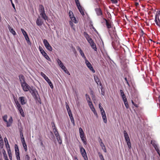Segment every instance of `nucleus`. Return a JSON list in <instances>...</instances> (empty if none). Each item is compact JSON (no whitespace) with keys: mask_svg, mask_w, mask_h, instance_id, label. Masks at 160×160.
<instances>
[{"mask_svg":"<svg viewBox=\"0 0 160 160\" xmlns=\"http://www.w3.org/2000/svg\"><path fill=\"white\" fill-rule=\"evenodd\" d=\"M7 151V152L8 155L12 154V153L11 151L10 148H6Z\"/></svg>","mask_w":160,"mask_h":160,"instance_id":"obj_56","label":"nucleus"},{"mask_svg":"<svg viewBox=\"0 0 160 160\" xmlns=\"http://www.w3.org/2000/svg\"><path fill=\"white\" fill-rule=\"evenodd\" d=\"M154 21L156 25L160 27V10L157 12Z\"/></svg>","mask_w":160,"mask_h":160,"instance_id":"obj_7","label":"nucleus"},{"mask_svg":"<svg viewBox=\"0 0 160 160\" xmlns=\"http://www.w3.org/2000/svg\"><path fill=\"white\" fill-rule=\"evenodd\" d=\"M19 130L20 133L22 132L23 128L22 126H20L19 128Z\"/></svg>","mask_w":160,"mask_h":160,"instance_id":"obj_62","label":"nucleus"},{"mask_svg":"<svg viewBox=\"0 0 160 160\" xmlns=\"http://www.w3.org/2000/svg\"><path fill=\"white\" fill-rule=\"evenodd\" d=\"M22 145L23 146L25 151L26 152L27 151V146L26 143H22Z\"/></svg>","mask_w":160,"mask_h":160,"instance_id":"obj_50","label":"nucleus"},{"mask_svg":"<svg viewBox=\"0 0 160 160\" xmlns=\"http://www.w3.org/2000/svg\"><path fill=\"white\" fill-rule=\"evenodd\" d=\"M68 14L69 15V16L70 18H71L73 17L74 16L73 12L71 10H70Z\"/></svg>","mask_w":160,"mask_h":160,"instance_id":"obj_52","label":"nucleus"},{"mask_svg":"<svg viewBox=\"0 0 160 160\" xmlns=\"http://www.w3.org/2000/svg\"><path fill=\"white\" fill-rule=\"evenodd\" d=\"M53 131L55 136H57L59 135V134L57 128H54L53 129Z\"/></svg>","mask_w":160,"mask_h":160,"instance_id":"obj_41","label":"nucleus"},{"mask_svg":"<svg viewBox=\"0 0 160 160\" xmlns=\"http://www.w3.org/2000/svg\"><path fill=\"white\" fill-rule=\"evenodd\" d=\"M101 95L103 96H104L105 94L104 88L103 87H101Z\"/></svg>","mask_w":160,"mask_h":160,"instance_id":"obj_49","label":"nucleus"},{"mask_svg":"<svg viewBox=\"0 0 160 160\" xmlns=\"http://www.w3.org/2000/svg\"><path fill=\"white\" fill-rule=\"evenodd\" d=\"M77 8L78 10L79 11V12H80L82 16L84 15L85 14L83 11V9L82 7L81 6V5L77 7Z\"/></svg>","mask_w":160,"mask_h":160,"instance_id":"obj_29","label":"nucleus"},{"mask_svg":"<svg viewBox=\"0 0 160 160\" xmlns=\"http://www.w3.org/2000/svg\"><path fill=\"white\" fill-rule=\"evenodd\" d=\"M7 118L8 116L6 114L4 115L2 117V119L3 121L7 123H8V120H7Z\"/></svg>","mask_w":160,"mask_h":160,"instance_id":"obj_43","label":"nucleus"},{"mask_svg":"<svg viewBox=\"0 0 160 160\" xmlns=\"http://www.w3.org/2000/svg\"><path fill=\"white\" fill-rule=\"evenodd\" d=\"M93 76L95 82L97 84H98V82L100 81V79L98 76H96L95 74L93 75Z\"/></svg>","mask_w":160,"mask_h":160,"instance_id":"obj_34","label":"nucleus"},{"mask_svg":"<svg viewBox=\"0 0 160 160\" xmlns=\"http://www.w3.org/2000/svg\"><path fill=\"white\" fill-rule=\"evenodd\" d=\"M50 137H49V138L51 139V140H53L55 138V136H54V135L53 132L50 131Z\"/></svg>","mask_w":160,"mask_h":160,"instance_id":"obj_40","label":"nucleus"},{"mask_svg":"<svg viewBox=\"0 0 160 160\" xmlns=\"http://www.w3.org/2000/svg\"><path fill=\"white\" fill-rule=\"evenodd\" d=\"M51 124L52 126V129L53 130V129L55 128H57L56 127L55 124V123L53 122H52L51 123Z\"/></svg>","mask_w":160,"mask_h":160,"instance_id":"obj_54","label":"nucleus"},{"mask_svg":"<svg viewBox=\"0 0 160 160\" xmlns=\"http://www.w3.org/2000/svg\"><path fill=\"white\" fill-rule=\"evenodd\" d=\"M70 19L71 20V21H73V22L75 23H77L78 22V21H77L76 18H75V17L74 16L73 17L71 18Z\"/></svg>","mask_w":160,"mask_h":160,"instance_id":"obj_46","label":"nucleus"},{"mask_svg":"<svg viewBox=\"0 0 160 160\" xmlns=\"http://www.w3.org/2000/svg\"><path fill=\"white\" fill-rule=\"evenodd\" d=\"M17 109L18 110L20 114H21V116L23 117H25V114L23 111V109H22L21 106L18 107L17 108Z\"/></svg>","mask_w":160,"mask_h":160,"instance_id":"obj_24","label":"nucleus"},{"mask_svg":"<svg viewBox=\"0 0 160 160\" xmlns=\"http://www.w3.org/2000/svg\"><path fill=\"white\" fill-rule=\"evenodd\" d=\"M18 78L21 85L27 82L25 81V77L23 75L20 74L18 76Z\"/></svg>","mask_w":160,"mask_h":160,"instance_id":"obj_14","label":"nucleus"},{"mask_svg":"<svg viewBox=\"0 0 160 160\" xmlns=\"http://www.w3.org/2000/svg\"><path fill=\"white\" fill-rule=\"evenodd\" d=\"M79 130L80 137L81 140L83 142L84 144L86 145L87 144V139L86 137L85 136L84 133L81 127H80L79 128Z\"/></svg>","mask_w":160,"mask_h":160,"instance_id":"obj_2","label":"nucleus"},{"mask_svg":"<svg viewBox=\"0 0 160 160\" xmlns=\"http://www.w3.org/2000/svg\"><path fill=\"white\" fill-rule=\"evenodd\" d=\"M14 149L17 159V160H21L20 156V152L18 147L17 144H15L14 146Z\"/></svg>","mask_w":160,"mask_h":160,"instance_id":"obj_10","label":"nucleus"},{"mask_svg":"<svg viewBox=\"0 0 160 160\" xmlns=\"http://www.w3.org/2000/svg\"><path fill=\"white\" fill-rule=\"evenodd\" d=\"M65 104L66 105V109L68 113L72 112L71 109L67 102H66Z\"/></svg>","mask_w":160,"mask_h":160,"instance_id":"obj_39","label":"nucleus"},{"mask_svg":"<svg viewBox=\"0 0 160 160\" xmlns=\"http://www.w3.org/2000/svg\"><path fill=\"white\" fill-rule=\"evenodd\" d=\"M118 49L119 53L118 54H117V55H118L119 56H120L121 54L123 53L124 52H125L124 49L123 48H122L121 46V47L119 48Z\"/></svg>","mask_w":160,"mask_h":160,"instance_id":"obj_27","label":"nucleus"},{"mask_svg":"<svg viewBox=\"0 0 160 160\" xmlns=\"http://www.w3.org/2000/svg\"><path fill=\"white\" fill-rule=\"evenodd\" d=\"M39 50L41 53H42L43 52L45 51L40 46H39Z\"/></svg>","mask_w":160,"mask_h":160,"instance_id":"obj_60","label":"nucleus"},{"mask_svg":"<svg viewBox=\"0 0 160 160\" xmlns=\"http://www.w3.org/2000/svg\"><path fill=\"white\" fill-rule=\"evenodd\" d=\"M21 86L23 91L25 92H29L32 88L27 82L22 85Z\"/></svg>","mask_w":160,"mask_h":160,"instance_id":"obj_9","label":"nucleus"},{"mask_svg":"<svg viewBox=\"0 0 160 160\" xmlns=\"http://www.w3.org/2000/svg\"><path fill=\"white\" fill-rule=\"evenodd\" d=\"M106 25L107 27V28H111V24L108 22H106Z\"/></svg>","mask_w":160,"mask_h":160,"instance_id":"obj_53","label":"nucleus"},{"mask_svg":"<svg viewBox=\"0 0 160 160\" xmlns=\"http://www.w3.org/2000/svg\"><path fill=\"white\" fill-rule=\"evenodd\" d=\"M40 15L42 18L44 20L46 21L48 19V17L46 15L45 12H41L40 13Z\"/></svg>","mask_w":160,"mask_h":160,"instance_id":"obj_22","label":"nucleus"},{"mask_svg":"<svg viewBox=\"0 0 160 160\" xmlns=\"http://www.w3.org/2000/svg\"><path fill=\"white\" fill-rule=\"evenodd\" d=\"M79 53H80L81 55L82 56V58H84L85 60L87 59L82 50L79 52Z\"/></svg>","mask_w":160,"mask_h":160,"instance_id":"obj_45","label":"nucleus"},{"mask_svg":"<svg viewBox=\"0 0 160 160\" xmlns=\"http://www.w3.org/2000/svg\"><path fill=\"white\" fill-rule=\"evenodd\" d=\"M95 12L98 16H102L103 13L102 10L100 8H96L95 9Z\"/></svg>","mask_w":160,"mask_h":160,"instance_id":"obj_19","label":"nucleus"},{"mask_svg":"<svg viewBox=\"0 0 160 160\" xmlns=\"http://www.w3.org/2000/svg\"><path fill=\"white\" fill-rule=\"evenodd\" d=\"M38 96H39V98H38V99H37V100L36 101V103H37L38 102L40 104H41L42 102L41 101L40 98V97L39 95Z\"/></svg>","mask_w":160,"mask_h":160,"instance_id":"obj_57","label":"nucleus"},{"mask_svg":"<svg viewBox=\"0 0 160 160\" xmlns=\"http://www.w3.org/2000/svg\"><path fill=\"white\" fill-rule=\"evenodd\" d=\"M42 55L48 61H50L51 62V60L50 58H49L48 55L44 51L42 53H41Z\"/></svg>","mask_w":160,"mask_h":160,"instance_id":"obj_23","label":"nucleus"},{"mask_svg":"<svg viewBox=\"0 0 160 160\" xmlns=\"http://www.w3.org/2000/svg\"><path fill=\"white\" fill-rule=\"evenodd\" d=\"M21 30L25 38V40H30L28 35L25 31L22 28L21 29Z\"/></svg>","mask_w":160,"mask_h":160,"instance_id":"obj_21","label":"nucleus"},{"mask_svg":"<svg viewBox=\"0 0 160 160\" xmlns=\"http://www.w3.org/2000/svg\"><path fill=\"white\" fill-rule=\"evenodd\" d=\"M75 2L77 7L81 5L79 0H75Z\"/></svg>","mask_w":160,"mask_h":160,"instance_id":"obj_55","label":"nucleus"},{"mask_svg":"<svg viewBox=\"0 0 160 160\" xmlns=\"http://www.w3.org/2000/svg\"><path fill=\"white\" fill-rule=\"evenodd\" d=\"M71 49L72 50L73 52L75 54H76L77 53V52L75 49V48L73 46H72Z\"/></svg>","mask_w":160,"mask_h":160,"instance_id":"obj_58","label":"nucleus"},{"mask_svg":"<svg viewBox=\"0 0 160 160\" xmlns=\"http://www.w3.org/2000/svg\"><path fill=\"white\" fill-rule=\"evenodd\" d=\"M19 100L21 104L23 105L26 103V102L25 100V97L23 96L20 97L19 98Z\"/></svg>","mask_w":160,"mask_h":160,"instance_id":"obj_25","label":"nucleus"},{"mask_svg":"<svg viewBox=\"0 0 160 160\" xmlns=\"http://www.w3.org/2000/svg\"><path fill=\"white\" fill-rule=\"evenodd\" d=\"M32 88L29 91V92L31 93L32 97H33L37 95L39 96V95L38 92L36 88L32 86Z\"/></svg>","mask_w":160,"mask_h":160,"instance_id":"obj_13","label":"nucleus"},{"mask_svg":"<svg viewBox=\"0 0 160 160\" xmlns=\"http://www.w3.org/2000/svg\"><path fill=\"white\" fill-rule=\"evenodd\" d=\"M12 117H10L8 119V123H7V127H10L11 126L12 124Z\"/></svg>","mask_w":160,"mask_h":160,"instance_id":"obj_26","label":"nucleus"},{"mask_svg":"<svg viewBox=\"0 0 160 160\" xmlns=\"http://www.w3.org/2000/svg\"><path fill=\"white\" fill-rule=\"evenodd\" d=\"M92 112L94 113V114L96 117L97 118H98V115L97 113V112L96 111V110L92 111Z\"/></svg>","mask_w":160,"mask_h":160,"instance_id":"obj_64","label":"nucleus"},{"mask_svg":"<svg viewBox=\"0 0 160 160\" xmlns=\"http://www.w3.org/2000/svg\"><path fill=\"white\" fill-rule=\"evenodd\" d=\"M123 134L125 140L127 142V145L128 148L131 149V143L128 135L125 130L124 131Z\"/></svg>","mask_w":160,"mask_h":160,"instance_id":"obj_4","label":"nucleus"},{"mask_svg":"<svg viewBox=\"0 0 160 160\" xmlns=\"http://www.w3.org/2000/svg\"><path fill=\"white\" fill-rule=\"evenodd\" d=\"M25 160H30V157L29 155L26 154L25 156Z\"/></svg>","mask_w":160,"mask_h":160,"instance_id":"obj_59","label":"nucleus"},{"mask_svg":"<svg viewBox=\"0 0 160 160\" xmlns=\"http://www.w3.org/2000/svg\"><path fill=\"white\" fill-rule=\"evenodd\" d=\"M98 154L99 157L100 158V160H105L103 156L101 153L100 152H98Z\"/></svg>","mask_w":160,"mask_h":160,"instance_id":"obj_48","label":"nucleus"},{"mask_svg":"<svg viewBox=\"0 0 160 160\" xmlns=\"http://www.w3.org/2000/svg\"><path fill=\"white\" fill-rule=\"evenodd\" d=\"M43 21L40 18L39 16L37 18L36 23L37 25L38 26H41L43 24Z\"/></svg>","mask_w":160,"mask_h":160,"instance_id":"obj_20","label":"nucleus"},{"mask_svg":"<svg viewBox=\"0 0 160 160\" xmlns=\"http://www.w3.org/2000/svg\"><path fill=\"white\" fill-rule=\"evenodd\" d=\"M86 96L88 98V99L87 98V102L88 103V106H89L91 110L92 111L95 110V108H94V106L92 103V101H91V98L89 97V96L87 95V94H86Z\"/></svg>","mask_w":160,"mask_h":160,"instance_id":"obj_8","label":"nucleus"},{"mask_svg":"<svg viewBox=\"0 0 160 160\" xmlns=\"http://www.w3.org/2000/svg\"><path fill=\"white\" fill-rule=\"evenodd\" d=\"M125 106L127 109L129 108V105L128 103L127 100L123 101Z\"/></svg>","mask_w":160,"mask_h":160,"instance_id":"obj_47","label":"nucleus"},{"mask_svg":"<svg viewBox=\"0 0 160 160\" xmlns=\"http://www.w3.org/2000/svg\"><path fill=\"white\" fill-rule=\"evenodd\" d=\"M88 43L90 44V46L95 51H97V48L95 43L93 41H88Z\"/></svg>","mask_w":160,"mask_h":160,"instance_id":"obj_18","label":"nucleus"},{"mask_svg":"<svg viewBox=\"0 0 160 160\" xmlns=\"http://www.w3.org/2000/svg\"><path fill=\"white\" fill-rule=\"evenodd\" d=\"M2 154L3 156V157L5 160H9L7 154H6V152L5 149H3L2 150Z\"/></svg>","mask_w":160,"mask_h":160,"instance_id":"obj_31","label":"nucleus"},{"mask_svg":"<svg viewBox=\"0 0 160 160\" xmlns=\"http://www.w3.org/2000/svg\"><path fill=\"white\" fill-rule=\"evenodd\" d=\"M98 142L100 143V146L102 147V149L104 152H107V150L104 144L103 143L102 139L100 137L98 138Z\"/></svg>","mask_w":160,"mask_h":160,"instance_id":"obj_17","label":"nucleus"},{"mask_svg":"<svg viewBox=\"0 0 160 160\" xmlns=\"http://www.w3.org/2000/svg\"><path fill=\"white\" fill-rule=\"evenodd\" d=\"M40 75L48 83L51 88V89H53V84L50 79L48 78V77L46 75L42 72H41Z\"/></svg>","mask_w":160,"mask_h":160,"instance_id":"obj_6","label":"nucleus"},{"mask_svg":"<svg viewBox=\"0 0 160 160\" xmlns=\"http://www.w3.org/2000/svg\"><path fill=\"white\" fill-rule=\"evenodd\" d=\"M84 36L86 38L87 40H92V39L90 38L88 34L86 32H84L83 33Z\"/></svg>","mask_w":160,"mask_h":160,"instance_id":"obj_37","label":"nucleus"},{"mask_svg":"<svg viewBox=\"0 0 160 160\" xmlns=\"http://www.w3.org/2000/svg\"><path fill=\"white\" fill-rule=\"evenodd\" d=\"M5 144L6 148H10V145L9 144L8 140L6 137L4 138Z\"/></svg>","mask_w":160,"mask_h":160,"instance_id":"obj_30","label":"nucleus"},{"mask_svg":"<svg viewBox=\"0 0 160 160\" xmlns=\"http://www.w3.org/2000/svg\"><path fill=\"white\" fill-rule=\"evenodd\" d=\"M56 137L58 143L60 144L61 145V144H62V139L61 138L60 135H58V136H56Z\"/></svg>","mask_w":160,"mask_h":160,"instance_id":"obj_32","label":"nucleus"},{"mask_svg":"<svg viewBox=\"0 0 160 160\" xmlns=\"http://www.w3.org/2000/svg\"><path fill=\"white\" fill-rule=\"evenodd\" d=\"M101 114L104 122L105 123H107V120L106 113L105 112Z\"/></svg>","mask_w":160,"mask_h":160,"instance_id":"obj_28","label":"nucleus"},{"mask_svg":"<svg viewBox=\"0 0 160 160\" xmlns=\"http://www.w3.org/2000/svg\"><path fill=\"white\" fill-rule=\"evenodd\" d=\"M132 95L133 97L135 98V101H138V98L139 95L138 91L134 88H133L132 90Z\"/></svg>","mask_w":160,"mask_h":160,"instance_id":"obj_11","label":"nucleus"},{"mask_svg":"<svg viewBox=\"0 0 160 160\" xmlns=\"http://www.w3.org/2000/svg\"><path fill=\"white\" fill-rule=\"evenodd\" d=\"M101 103H99V107L100 109V112H101V114L105 113V111L104 110L103 108L101 106Z\"/></svg>","mask_w":160,"mask_h":160,"instance_id":"obj_38","label":"nucleus"},{"mask_svg":"<svg viewBox=\"0 0 160 160\" xmlns=\"http://www.w3.org/2000/svg\"><path fill=\"white\" fill-rule=\"evenodd\" d=\"M79 147L80 148V151L81 154L83 157L84 160H88V158L85 149L83 147L82 145H79Z\"/></svg>","mask_w":160,"mask_h":160,"instance_id":"obj_5","label":"nucleus"},{"mask_svg":"<svg viewBox=\"0 0 160 160\" xmlns=\"http://www.w3.org/2000/svg\"><path fill=\"white\" fill-rule=\"evenodd\" d=\"M85 62L87 67L90 69V70L93 73H95V70H94L93 67L92 66L91 63L88 61L87 59L85 60Z\"/></svg>","mask_w":160,"mask_h":160,"instance_id":"obj_12","label":"nucleus"},{"mask_svg":"<svg viewBox=\"0 0 160 160\" xmlns=\"http://www.w3.org/2000/svg\"><path fill=\"white\" fill-rule=\"evenodd\" d=\"M8 29H9V30L10 32L12 33V34H13V35H16V33L15 31V30H14V29L12 28L9 25V27H8Z\"/></svg>","mask_w":160,"mask_h":160,"instance_id":"obj_33","label":"nucleus"},{"mask_svg":"<svg viewBox=\"0 0 160 160\" xmlns=\"http://www.w3.org/2000/svg\"><path fill=\"white\" fill-rule=\"evenodd\" d=\"M43 43L46 48L49 51H51L52 50V48L49 44L48 41H43Z\"/></svg>","mask_w":160,"mask_h":160,"instance_id":"obj_15","label":"nucleus"},{"mask_svg":"<svg viewBox=\"0 0 160 160\" xmlns=\"http://www.w3.org/2000/svg\"><path fill=\"white\" fill-rule=\"evenodd\" d=\"M69 24L71 26V28L74 31H76V28L75 25L73 24V22L71 21H69Z\"/></svg>","mask_w":160,"mask_h":160,"instance_id":"obj_35","label":"nucleus"},{"mask_svg":"<svg viewBox=\"0 0 160 160\" xmlns=\"http://www.w3.org/2000/svg\"><path fill=\"white\" fill-rule=\"evenodd\" d=\"M151 144L153 146L160 157V151L159 149V145L157 142L155 140H152L151 141Z\"/></svg>","mask_w":160,"mask_h":160,"instance_id":"obj_3","label":"nucleus"},{"mask_svg":"<svg viewBox=\"0 0 160 160\" xmlns=\"http://www.w3.org/2000/svg\"><path fill=\"white\" fill-rule=\"evenodd\" d=\"M39 11L40 13H41V12H45L44 8L43 6L42 5V4L39 5Z\"/></svg>","mask_w":160,"mask_h":160,"instance_id":"obj_36","label":"nucleus"},{"mask_svg":"<svg viewBox=\"0 0 160 160\" xmlns=\"http://www.w3.org/2000/svg\"><path fill=\"white\" fill-rule=\"evenodd\" d=\"M14 102L16 105L17 108L21 106V105L20 104L19 102L17 99H14Z\"/></svg>","mask_w":160,"mask_h":160,"instance_id":"obj_44","label":"nucleus"},{"mask_svg":"<svg viewBox=\"0 0 160 160\" xmlns=\"http://www.w3.org/2000/svg\"><path fill=\"white\" fill-rule=\"evenodd\" d=\"M112 45L113 49L116 50L117 54H118V49L121 47V46L120 44L119 41H112Z\"/></svg>","mask_w":160,"mask_h":160,"instance_id":"obj_1","label":"nucleus"},{"mask_svg":"<svg viewBox=\"0 0 160 160\" xmlns=\"http://www.w3.org/2000/svg\"><path fill=\"white\" fill-rule=\"evenodd\" d=\"M56 60L59 66L63 71H65V70L67 68H66V67L64 65L63 63L62 62L61 60L59 58H57Z\"/></svg>","mask_w":160,"mask_h":160,"instance_id":"obj_16","label":"nucleus"},{"mask_svg":"<svg viewBox=\"0 0 160 160\" xmlns=\"http://www.w3.org/2000/svg\"><path fill=\"white\" fill-rule=\"evenodd\" d=\"M121 97L123 101L127 100V98L125 95H124L122 96Z\"/></svg>","mask_w":160,"mask_h":160,"instance_id":"obj_61","label":"nucleus"},{"mask_svg":"<svg viewBox=\"0 0 160 160\" xmlns=\"http://www.w3.org/2000/svg\"><path fill=\"white\" fill-rule=\"evenodd\" d=\"M4 146V142L3 141L0 140V148L2 149L3 148Z\"/></svg>","mask_w":160,"mask_h":160,"instance_id":"obj_51","label":"nucleus"},{"mask_svg":"<svg viewBox=\"0 0 160 160\" xmlns=\"http://www.w3.org/2000/svg\"><path fill=\"white\" fill-rule=\"evenodd\" d=\"M92 112L94 113V114L96 117L97 118H98V115L97 113V112L96 111V110L92 111Z\"/></svg>","mask_w":160,"mask_h":160,"instance_id":"obj_63","label":"nucleus"},{"mask_svg":"<svg viewBox=\"0 0 160 160\" xmlns=\"http://www.w3.org/2000/svg\"><path fill=\"white\" fill-rule=\"evenodd\" d=\"M53 131L55 136H57L59 135V134L57 128H54L53 129Z\"/></svg>","mask_w":160,"mask_h":160,"instance_id":"obj_42","label":"nucleus"}]
</instances>
